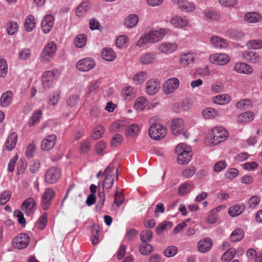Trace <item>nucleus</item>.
Segmentation results:
<instances>
[{
    "label": "nucleus",
    "mask_w": 262,
    "mask_h": 262,
    "mask_svg": "<svg viewBox=\"0 0 262 262\" xmlns=\"http://www.w3.org/2000/svg\"><path fill=\"white\" fill-rule=\"evenodd\" d=\"M79 96L78 95H72L70 96L67 100V104L72 107L75 106L79 101Z\"/></svg>",
    "instance_id": "58"
},
{
    "label": "nucleus",
    "mask_w": 262,
    "mask_h": 262,
    "mask_svg": "<svg viewBox=\"0 0 262 262\" xmlns=\"http://www.w3.org/2000/svg\"><path fill=\"white\" fill-rule=\"evenodd\" d=\"M227 131L222 127H216L212 130L211 139L212 140V144L217 145L225 141L228 137Z\"/></svg>",
    "instance_id": "3"
},
{
    "label": "nucleus",
    "mask_w": 262,
    "mask_h": 262,
    "mask_svg": "<svg viewBox=\"0 0 262 262\" xmlns=\"http://www.w3.org/2000/svg\"><path fill=\"white\" fill-rule=\"evenodd\" d=\"M251 105V102L248 99H243L238 102L236 104V107L241 110L249 108Z\"/></svg>",
    "instance_id": "57"
},
{
    "label": "nucleus",
    "mask_w": 262,
    "mask_h": 262,
    "mask_svg": "<svg viewBox=\"0 0 262 262\" xmlns=\"http://www.w3.org/2000/svg\"><path fill=\"white\" fill-rule=\"evenodd\" d=\"M104 132V128L102 125H98L95 128V130L92 134V138L94 140H97L101 138L103 135Z\"/></svg>",
    "instance_id": "46"
},
{
    "label": "nucleus",
    "mask_w": 262,
    "mask_h": 262,
    "mask_svg": "<svg viewBox=\"0 0 262 262\" xmlns=\"http://www.w3.org/2000/svg\"><path fill=\"white\" fill-rule=\"evenodd\" d=\"M36 203L33 198H28L23 203L21 208L23 211L29 215L35 210Z\"/></svg>",
    "instance_id": "16"
},
{
    "label": "nucleus",
    "mask_w": 262,
    "mask_h": 262,
    "mask_svg": "<svg viewBox=\"0 0 262 262\" xmlns=\"http://www.w3.org/2000/svg\"><path fill=\"white\" fill-rule=\"evenodd\" d=\"M59 74V71L57 69L46 72L42 78V84L43 88H49L52 85L54 80L58 78Z\"/></svg>",
    "instance_id": "5"
},
{
    "label": "nucleus",
    "mask_w": 262,
    "mask_h": 262,
    "mask_svg": "<svg viewBox=\"0 0 262 262\" xmlns=\"http://www.w3.org/2000/svg\"><path fill=\"white\" fill-rule=\"evenodd\" d=\"M195 5L193 3L186 1L180 8L186 12H192L195 9Z\"/></svg>",
    "instance_id": "63"
},
{
    "label": "nucleus",
    "mask_w": 262,
    "mask_h": 262,
    "mask_svg": "<svg viewBox=\"0 0 262 262\" xmlns=\"http://www.w3.org/2000/svg\"><path fill=\"white\" fill-rule=\"evenodd\" d=\"M152 238V232L150 230H145L140 234V239L143 243L150 242Z\"/></svg>",
    "instance_id": "49"
},
{
    "label": "nucleus",
    "mask_w": 262,
    "mask_h": 262,
    "mask_svg": "<svg viewBox=\"0 0 262 262\" xmlns=\"http://www.w3.org/2000/svg\"><path fill=\"white\" fill-rule=\"evenodd\" d=\"M138 20V17L136 14H130L125 19L124 25L128 28H132L137 25Z\"/></svg>",
    "instance_id": "30"
},
{
    "label": "nucleus",
    "mask_w": 262,
    "mask_h": 262,
    "mask_svg": "<svg viewBox=\"0 0 262 262\" xmlns=\"http://www.w3.org/2000/svg\"><path fill=\"white\" fill-rule=\"evenodd\" d=\"M91 8V4L89 1L82 2L78 6L76 9V15L78 17L84 16Z\"/></svg>",
    "instance_id": "25"
},
{
    "label": "nucleus",
    "mask_w": 262,
    "mask_h": 262,
    "mask_svg": "<svg viewBox=\"0 0 262 262\" xmlns=\"http://www.w3.org/2000/svg\"><path fill=\"white\" fill-rule=\"evenodd\" d=\"M100 228L96 225H94L92 228V242L93 245L98 243L99 239Z\"/></svg>",
    "instance_id": "45"
},
{
    "label": "nucleus",
    "mask_w": 262,
    "mask_h": 262,
    "mask_svg": "<svg viewBox=\"0 0 262 262\" xmlns=\"http://www.w3.org/2000/svg\"><path fill=\"white\" fill-rule=\"evenodd\" d=\"M47 223V214L44 213L38 219L37 226L41 229H43Z\"/></svg>",
    "instance_id": "61"
},
{
    "label": "nucleus",
    "mask_w": 262,
    "mask_h": 262,
    "mask_svg": "<svg viewBox=\"0 0 262 262\" xmlns=\"http://www.w3.org/2000/svg\"><path fill=\"white\" fill-rule=\"evenodd\" d=\"M202 115L205 119H210L215 118L217 116V112L212 108H207L203 111Z\"/></svg>",
    "instance_id": "43"
},
{
    "label": "nucleus",
    "mask_w": 262,
    "mask_h": 262,
    "mask_svg": "<svg viewBox=\"0 0 262 262\" xmlns=\"http://www.w3.org/2000/svg\"><path fill=\"white\" fill-rule=\"evenodd\" d=\"M148 105V101L143 97L139 98L135 102L134 107L138 111H142Z\"/></svg>",
    "instance_id": "41"
},
{
    "label": "nucleus",
    "mask_w": 262,
    "mask_h": 262,
    "mask_svg": "<svg viewBox=\"0 0 262 262\" xmlns=\"http://www.w3.org/2000/svg\"><path fill=\"white\" fill-rule=\"evenodd\" d=\"M30 242V237L26 233H20L13 241V246L18 249L27 247Z\"/></svg>",
    "instance_id": "7"
},
{
    "label": "nucleus",
    "mask_w": 262,
    "mask_h": 262,
    "mask_svg": "<svg viewBox=\"0 0 262 262\" xmlns=\"http://www.w3.org/2000/svg\"><path fill=\"white\" fill-rule=\"evenodd\" d=\"M42 116V112L40 110L35 111L32 114L31 117L28 121V126H33L36 123H38Z\"/></svg>",
    "instance_id": "32"
},
{
    "label": "nucleus",
    "mask_w": 262,
    "mask_h": 262,
    "mask_svg": "<svg viewBox=\"0 0 262 262\" xmlns=\"http://www.w3.org/2000/svg\"><path fill=\"white\" fill-rule=\"evenodd\" d=\"M148 134L151 138L159 140L166 135V128L161 124H153L149 128Z\"/></svg>",
    "instance_id": "4"
},
{
    "label": "nucleus",
    "mask_w": 262,
    "mask_h": 262,
    "mask_svg": "<svg viewBox=\"0 0 262 262\" xmlns=\"http://www.w3.org/2000/svg\"><path fill=\"white\" fill-rule=\"evenodd\" d=\"M17 141V135L16 133H11L7 138L5 143V148L8 150L10 151L13 149L16 144Z\"/></svg>",
    "instance_id": "27"
},
{
    "label": "nucleus",
    "mask_w": 262,
    "mask_h": 262,
    "mask_svg": "<svg viewBox=\"0 0 262 262\" xmlns=\"http://www.w3.org/2000/svg\"><path fill=\"white\" fill-rule=\"evenodd\" d=\"M160 83L157 79H151L146 83V92L151 96L156 94L159 90Z\"/></svg>",
    "instance_id": "13"
},
{
    "label": "nucleus",
    "mask_w": 262,
    "mask_h": 262,
    "mask_svg": "<svg viewBox=\"0 0 262 262\" xmlns=\"http://www.w3.org/2000/svg\"><path fill=\"white\" fill-rule=\"evenodd\" d=\"M128 41V38L125 35L119 36L116 40V45L119 48H124Z\"/></svg>",
    "instance_id": "48"
},
{
    "label": "nucleus",
    "mask_w": 262,
    "mask_h": 262,
    "mask_svg": "<svg viewBox=\"0 0 262 262\" xmlns=\"http://www.w3.org/2000/svg\"><path fill=\"white\" fill-rule=\"evenodd\" d=\"M234 251L230 249L225 252L222 256L221 259L223 261L228 262L230 261L234 257Z\"/></svg>",
    "instance_id": "55"
},
{
    "label": "nucleus",
    "mask_w": 262,
    "mask_h": 262,
    "mask_svg": "<svg viewBox=\"0 0 262 262\" xmlns=\"http://www.w3.org/2000/svg\"><path fill=\"white\" fill-rule=\"evenodd\" d=\"M56 141V136L51 134L47 136L42 141L41 148L43 150H50L54 146Z\"/></svg>",
    "instance_id": "14"
},
{
    "label": "nucleus",
    "mask_w": 262,
    "mask_h": 262,
    "mask_svg": "<svg viewBox=\"0 0 262 262\" xmlns=\"http://www.w3.org/2000/svg\"><path fill=\"white\" fill-rule=\"evenodd\" d=\"M218 215L214 211L211 210L206 219V222L208 224H213L216 223L217 221Z\"/></svg>",
    "instance_id": "56"
},
{
    "label": "nucleus",
    "mask_w": 262,
    "mask_h": 262,
    "mask_svg": "<svg viewBox=\"0 0 262 262\" xmlns=\"http://www.w3.org/2000/svg\"><path fill=\"white\" fill-rule=\"evenodd\" d=\"M95 64L93 58L87 57L79 60L76 63V68L80 71L87 72L94 68Z\"/></svg>",
    "instance_id": "8"
},
{
    "label": "nucleus",
    "mask_w": 262,
    "mask_h": 262,
    "mask_svg": "<svg viewBox=\"0 0 262 262\" xmlns=\"http://www.w3.org/2000/svg\"><path fill=\"white\" fill-rule=\"evenodd\" d=\"M13 93L11 91H7L4 93L0 99V104L3 107H8L11 103Z\"/></svg>",
    "instance_id": "28"
},
{
    "label": "nucleus",
    "mask_w": 262,
    "mask_h": 262,
    "mask_svg": "<svg viewBox=\"0 0 262 262\" xmlns=\"http://www.w3.org/2000/svg\"><path fill=\"white\" fill-rule=\"evenodd\" d=\"M230 57L226 54H214L211 55L209 58L210 62L215 64L223 66L230 61Z\"/></svg>",
    "instance_id": "12"
},
{
    "label": "nucleus",
    "mask_w": 262,
    "mask_h": 262,
    "mask_svg": "<svg viewBox=\"0 0 262 262\" xmlns=\"http://www.w3.org/2000/svg\"><path fill=\"white\" fill-rule=\"evenodd\" d=\"M179 80L176 78H171L166 80L163 84V91L166 94L174 92L179 87Z\"/></svg>",
    "instance_id": "9"
},
{
    "label": "nucleus",
    "mask_w": 262,
    "mask_h": 262,
    "mask_svg": "<svg viewBox=\"0 0 262 262\" xmlns=\"http://www.w3.org/2000/svg\"><path fill=\"white\" fill-rule=\"evenodd\" d=\"M102 58L108 61H112L116 58V54L111 48H105L101 52Z\"/></svg>",
    "instance_id": "34"
},
{
    "label": "nucleus",
    "mask_w": 262,
    "mask_h": 262,
    "mask_svg": "<svg viewBox=\"0 0 262 262\" xmlns=\"http://www.w3.org/2000/svg\"><path fill=\"white\" fill-rule=\"evenodd\" d=\"M166 31L165 29H160L146 33L149 43H154L161 40L164 37Z\"/></svg>",
    "instance_id": "11"
},
{
    "label": "nucleus",
    "mask_w": 262,
    "mask_h": 262,
    "mask_svg": "<svg viewBox=\"0 0 262 262\" xmlns=\"http://www.w3.org/2000/svg\"><path fill=\"white\" fill-rule=\"evenodd\" d=\"M178 252V248L174 246L168 247L164 251V254L167 257L174 256Z\"/></svg>",
    "instance_id": "54"
},
{
    "label": "nucleus",
    "mask_w": 262,
    "mask_h": 262,
    "mask_svg": "<svg viewBox=\"0 0 262 262\" xmlns=\"http://www.w3.org/2000/svg\"><path fill=\"white\" fill-rule=\"evenodd\" d=\"M147 77V73L143 71L136 74L133 78L134 83L138 85L142 83Z\"/></svg>",
    "instance_id": "40"
},
{
    "label": "nucleus",
    "mask_w": 262,
    "mask_h": 262,
    "mask_svg": "<svg viewBox=\"0 0 262 262\" xmlns=\"http://www.w3.org/2000/svg\"><path fill=\"white\" fill-rule=\"evenodd\" d=\"M171 24L176 28H181L187 26L188 20L186 17L173 16L170 20Z\"/></svg>",
    "instance_id": "22"
},
{
    "label": "nucleus",
    "mask_w": 262,
    "mask_h": 262,
    "mask_svg": "<svg viewBox=\"0 0 262 262\" xmlns=\"http://www.w3.org/2000/svg\"><path fill=\"white\" fill-rule=\"evenodd\" d=\"M192 190V186L189 183H184L179 188L178 191L180 194L185 195Z\"/></svg>",
    "instance_id": "53"
},
{
    "label": "nucleus",
    "mask_w": 262,
    "mask_h": 262,
    "mask_svg": "<svg viewBox=\"0 0 262 262\" xmlns=\"http://www.w3.org/2000/svg\"><path fill=\"white\" fill-rule=\"evenodd\" d=\"M18 28V24L16 22L10 21L7 24V31L9 35L14 34Z\"/></svg>",
    "instance_id": "51"
},
{
    "label": "nucleus",
    "mask_w": 262,
    "mask_h": 262,
    "mask_svg": "<svg viewBox=\"0 0 262 262\" xmlns=\"http://www.w3.org/2000/svg\"><path fill=\"white\" fill-rule=\"evenodd\" d=\"M175 152L178 156L177 161L180 164H187L191 159L192 154L190 148L184 143H180L176 147Z\"/></svg>",
    "instance_id": "1"
},
{
    "label": "nucleus",
    "mask_w": 262,
    "mask_h": 262,
    "mask_svg": "<svg viewBox=\"0 0 262 262\" xmlns=\"http://www.w3.org/2000/svg\"><path fill=\"white\" fill-rule=\"evenodd\" d=\"M173 224L170 222H164L159 225L157 227V232L158 234H161L165 230L170 229L172 227Z\"/></svg>",
    "instance_id": "50"
},
{
    "label": "nucleus",
    "mask_w": 262,
    "mask_h": 262,
    "mask_svg": "<svg viewBox=\"0 0 262 262\" xmlns=\"http://www.w3.org/2000/svg\"><path fill=\"white\" fill-rule=\"evenodd\" d=\"M234 70L238 73L247 75L253 72L252 67L244 62L236 63L234 66Z\"/></svg>",
    "instance_id": "21"
},
{
    "label": "nucleus",
    "mask_w": 262,
    "mask_h": 262,
    "mask_svg": "<svg viewBox=\"0 0 262 262\" xmlns=\"http://www.w3.org/2000/svg\"><path fill=\"white\" fill-rule=\"evenodd\" d=\"M153 251L152 246L147 243H144L140 246L139 251L143 255H149Z\"/></svg>",
    "instance_id": "44"
},
{
    "label": "nucleus",
    "mask_w": 262,
    "mask_h": 262,
    "mask_svg": "<svg viewBox=\"0 0 262 262\" xmlns=\"http://www.w3.org/2000/svg\"><path fill=\"white\" fill-rule=\"evenodd\" d=\"M244 236V232L241 229H236L234 230L231 235L230 239L233 242L240 241Z\"/></svg>",
    "instance_id": "39"
},
{
    "label": "nucleus",
    "mask_w": 262,
    "mask_h": 262,
    "mask_svg": "<svg viewBox=\"0 0 262 262\" xmlns=\"http://www.w3.org/2000/svg\"><path fill=\"white\" fill-rule=\"evenodd\" d=\"M86 39L87 38L85 34H79L75 39V45L77 48H81L85 45Z\"/></svg>",
    "instance_id": "42"
},
{
    "label": "nucleus",
    "mask_w": 262,
    "mask_h": 262,
    "mask_svg": "<svg viewBox=\"0 0 262 262\" xmlns=\"http://www.w3.org/2000/svg\"><path fill=\"white\" fill-rule=\"evenodd\" d=\"M231 100L230 96L228 94H222L216 96L213 98V102L217 104L223 105L228 103Z\"/></svg>",
    "instance_id": "37"
},
{
    "label": "nucleus",
    "mask_w": 262,
    "mask_h": 262,
    "mask_svg": "<svg viewBox=\"0 0 262 262\" xmlns=\"http://www.w3.org/2000/svg\"><path fill=\"white\" fill-rule=\"evenodd\" d=\"M60 177V171L56 167H52L48 169L45 175V180L49 184H54Z\"/></svg>",
    "instance_id": "6"
},
{
    "label": "nucleus",
    "mask_w": 262,
    "mask_h": 262,
    "mask_svg": "<svg viewBox=\"0 0 262 262\" xmlns=\"http://www.w3.org/2000/svg\"><path fill=\"white\" fill-rule=\"evenodd\" d=\"M148 43H149V41L148 40V38L146 33H145L143 36L140 38L136 43V45L139 48H142L145 47Z\"/></svg>",
    "instance_id": "64"
},
{
    "label": "nucleus",
    "mask_w": 262,
    "mask_h": 262,
    "mask_svg": "<svg viewBox=\"0 0 262 262\" xmlns=\"http://www.w3.org/2000/svg\"><path fill=\"white\" fill-rule=\"evenodd\" d=\"M212 246V242L210 238L207 237L201 239L198 243V249L202 253H206L209 251Z\"/></svg>",
    "instance_id": "20"
},
{
    "label": "nucleus",
    "mask_w": 262,
    "mask_h": 262,
    "mask_svg": "<svg viewBox=\"0 0 262 262\" xmlns=\"http://www.w3.org/2000/svg\"><path fill=\"white\" fill-rule=\"evenodd\" d=\"M25 29L27 32H31L35 27V19L32 15L27 16L25 22Z\"/></svg>",
    "instance_id": "36"
},
{
    "label": "nucleus",
    "mask_w": 262,
    "mask_h": 262,
    "mask_svg": "<svg viewBox=\"0 0 262 262\" xmlns=\"http://www.w3.org/2000/svg\"><path fill=\"white\" fill-rule=\"evenodd\" d=\"M56 49V45L54 42L48 43L40 53L41 62L46 63L50 61L54 56Z\"/></svg>",
    "instance_id": "2"
},
{
    "label": "nucleus",
    "mask_w": 262,
    "mask_h": 262,
    "mask_svg": "<svg viewBox=\"0 0 262 262\" xmlns=\"http://www.w3.org/2000/svg\"><path fill=\"white\" fill-rule=\"evenodd\" d=\"M203 14L206 20L218 21L221 18L220 13L216 11L207 9L203 12Z\"/></svg>",
    "instance_id": "29"
},
{
    "label": "nucleus",
    "mask_w": 262,
    "mask_h": 262,
    "mask_svg": "<svg viewBox=\"0 0 262 262\" xmlns=\"http://www.w3.org/2000/svg\"><path fill=\"white\" fill-rule=\"evenodd\" d=\"M254 116V114L252 112H245L237 116V121L241 123L250 122L253 119Z\"/></svg>",
    "instance_id": "35"
},
{
    "label": "nucleus",
    "mask_w": 262,
    "mask_h": 262,
    "mask_svg": "<svg viewBox=\"0 0 262 262\" xmlns=\"http://www.w3.org/2000/svg\"><path fill=\"white\" fill-rule=\"evenodd\" d=\"M122 96L125 99L129 100L135 97V90L131 86H125L122 90Z\"/></svg>",
    "instance_id": "38"
},
{
    "label": "nucleus",
    "mask_w": 262,
    "mask_h": 262,
    "mask_svg": "<svg viewBox=\"0 0 262 262\" xmlns=\"http://www.w3.org/2000/svg\"><path fill=\"white\" fill-rule=\"evenodd\" d=\"M123 136L119 134L114 135L111 141V144L113 146H117L120 145L123 141Z\"/></svg>",
    "instance_id": "59"
},
{
    "label": "nucleus",
    "mask_w": 262,
    "mask_h": 262,
    "mask_svg": "<svg viewBox=\"0 0 262 262\" xmlns=\"http://www.w3.org/2000/svg\"><path fill=\"white\" fill-rule=\"evenodd\" d=\"M8 66L5 59L0 58V77H5L7 73Z\"/></svg>",
    "instance_id": "52"
},
{
    "label": "nucleus",
    "mask_w": 262,
    "mask_h": 262,
    "mask_svg": "<svg viewBox=\"0 0 262 262\" xmlns=\"http://www.w3.org/2000/svg\"><path fill=\"white\" fill-rule=\"evenodd\" d=\"M171 132L173 135H177L182 133L184 129V121L182 119H173L171 125Z\"/></svg>",
    "instance_id": "17"
},
{
    "label": "nucleus",
    "mask_w": 262,
    "mask_h": 262,
    "mask_svg": "<svg viewBox=\"0 0 262 262\" xmlns=\"http://www.w3.org/2000/svg\"><path fill=\"white\" fill-rule=\"evenodd\" d=\"M245 20L248 23H256L261 20V16L257 12H251L245 15Z\"/></svg>",
    "instance_id": "33"
},
{
    "label": "nucleus",
    "mask_w": 262,
    "mask_h": 262,
    "mask_svg": "<svg viewBox=\"0 0 262 262\" xmlns=\"http://www.w3.org/2000/svg\"><path fill=\"white\" fill-rule=\"evenodd\" d=\"M227 166V163L225 161H220L216 162L213 167V170L216 172H219L224 170Z\"/></svg>",
    "instance_id": "60"
},
{
    "label": "nucleus",
    "mask_w": 262,
    "mask_h": 262,
    "mask_svg": "<svg viewBox=\"0 0 262 262\" xmlns=\"http://www.w3.org/2000/svg\"><path fill=\"white\" fill-rule=\"evenodd\" d=\"M210 42L217 49H225L228 46V42L225 39L217 36H212L210 39Z\"/></svg>",
    "instance_id": "26"
},
{
    "label": "nucleus",
    "mask_w": 262,
    "mask_h": 262,
    "mask_svg": "<svg viewBox=\"0 0 262 262\" xmlns=\"http://www.w3.org/2000/svg\"><path fill=\"white\" fill-rule=\"evenodd\" d=\"M54 24L53 16L50 14L46 15L42 20L41 25L43 33H49L51 30Z\"/></svg>",
    "instance_id": "15"
},
{
    "label": "nucleus",
    "mask_w": 262,
    "mask_h": 262,
    "mask_svg": "<svg viewBox=\"0 0 262 262\" xmlns=\"http://www.w3.org/2000/svg\"><path fill=\"white\" fill-rule=\"evenodd\" d=\"M31 53L28 49H24L19 53V58L23 60H27L30 58Z\"/></svg>",
    "instance_id": "62"
},
{
    "label": "nucleus",
    "mask_w": 262,
    "mask_h": 262,
    "mask_svg": "<svg viewBox=\"0 0 262 262\" xmlns=\"http://www.w3.org/2000/svg\"><path fill=\"white\" fill-rule=\"evenodd\" d=\"M242 57L247 61L252 63H257L260 61V58L258 54L251 51H247L242 53Z\"/></svg>",
    "instance_id": "19"
},
{
    "label": "nucleus",
    "mask_w": 262,
    "mask_h": 262,
    "mask_svg": "<svg viewBox=\"0 0 262 262\" xmlns=\"http://www.w3.org/2000/svg\"><path fill=\"white\" fill-rule=\"evenodd\" d=\"M178 48L176 43L163 42L158 48L159 52L161 53L169 54L173 53Z\"/></svg>",
    "instance_id": "18"
},
{
    "label": "nucleus",
    "mask_w": 262,
    "mask_h": 262,
    "mask_svg": "<svg viewBox=\"0 0 262 262\" xmlns=\"http://www.w3.org/2000/svg\"><path fill=\"white\" fill-rule=\"evenodd\" d=\"M114 169V166L112 164H110L105 169L104 172L105 177L103 182L101 184L103 188L108 189L112 187L113 183L112 174Z\"/></svg>",
    "instance_id": "10"
},
{
    "label": "nucleus",
    "mask_w": 262,
    "mask_h": 262,
    "mask_svg": "<svg viewBox=\"0 0 262 262\" xmlns=\"http://www.w3.org/2000/svg\"><path fill=\"white\" fill-rule=\"evenodd\" d=\"M195 55L191 52L182 54L180 58V62L184 66L192 64L194 62Z\"/></svg>",
    "instance_id": "24"
},
{
    "label": "nucleus",
    "mask_w": 262,
    "mask_h": 262,
    "mask_svg": "<svg viewBox=\"0 0 262 262\" xmlns=\"http://www.w3.org/2000/svg\"><path fill=\"white\" fill-rule=\"evenodd\" d=\"M139 132V126L137 124H133L129 125L126 130V135L128 136H133L136 135Z\"/></svg>",
    "instance_id": "47"
},
{
    "label": "nucleus",
    "mask_w": 262,
    "mask_h": 262,
    "mask_svg": "<svg viewBox=\"0 0 262 262\" xmlns=\"http://www.w3.org/2000/svg\"><path fill=\"white\" fill-rule=\"evenodd\" d=\"M157 59L156 54L154 52H146L143 54L140 57V62L142 64L153 63Z\"/></svg>",
    "instance_id": "23"
},
{
    "label": "nucleus",
    "mask_w": 262,
    "mask_h": 262,
    "mask_svg": "<svg viewBox=\"0 0 262 262\" xmlns=\"http://www.w3.org/2000/svg\"><path fill=\"white\" fill-rule=\"evenodd\" d=\"M245 206L243 204L235 205L229 209L228 213L231 216L239 215L244 210Z\"/></svg>",
    "instance_id": "31"
}]
</instances>
